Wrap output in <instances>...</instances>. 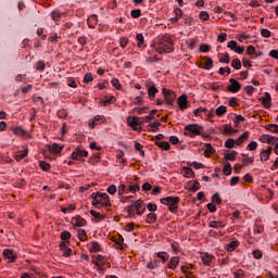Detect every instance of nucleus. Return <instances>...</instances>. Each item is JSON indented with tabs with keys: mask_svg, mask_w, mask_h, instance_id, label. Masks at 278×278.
Masks as SVG:
<instances>
[{
	"mask_svg": "<svg viewBox=\"0 0 278 278\" xmlns=\"http://www.w3.org/2000/svg\"><path fill=\"white\" fill-rule=\"evenodd\" d=\"M155 51L157 53H173L175 51V43L170 36H163L156 41Z\"/></svg>",
	"mask_w": 278,
	"mask_h": 278,
	"instance_id": "f257e3e1",
	"label": "nucleus"
},
{
	"mask_svg": "<svg viewBox=\"0 0 278 278\" xmlns=\"http://www.w3.org/2000/svg\"><path fill=\"white\" fill-rule=\"evenodd\" d=\"M161 203L163 205H166L168 207V211L175 214L177 210L179 208V203L181 202V198L179 197H166L162 198Z\"/></svg>",
	"mask_w": 278,
	"mask_h": 278,
	"instance_id": "f03ea898",
	"label": "nucleus"
},
{
	"mask_svg": "<svg viewBox=\"0 0 278 278\" xmlns=\"http://www.w3.org/2000/svg\"><path fill=\"white\" fill-rule=\"evenodd\" d=\"M92 205H94V207H112V202H110V195H108V193H100L98 195V201L92 202Z\"/></svg>",
	"mask_w": 278,
	"mask_h": 278,
	"instance_id": "7ed1b4c3",
	"label": "nucleus"
},
{
	"mask_svg": "<svg viewBox=\"0 0 278 278\" xmlns=\"http://www.w3.org/2000/svg\"><path fill=\"white\" fill-rule=\"evenodd\" d=\"M188 131L186 136H190V138H194V136H201V131H203V127L198 124H189L185 127Z\"/></svg>",
	"mask_w": 278,
	"mask_h": 278,
	"instance_id": "20e7f679",
	"label": "nucleus"
},
{
	"mask_svg": "<svg viewBox=\"0 0 278 278\" xmlns=\"http://www.w3.org/2000/svg\"><path fill=\"white\" fill-rule=\"evenodd\" d=\"M162 94L167 103V105H173V103H175V99H177V94L175 93V91L169 90V89H162Z\"/></svg>",
	"mask_w": 278,
	"mask_h": 278,
	"instance_id": "39448f33",
	"label": "nucleus"
},
{
	"mask_svg": "<svg viewBox=\"0 0 278 278\" xmlns=\"http://www.w3.org/2000/svg\"><path fill=\"white\" fill-rule=\"evenodd\" d=\"M229 81L230 85L227 87L228 92H232L236 94L237 92H240V90H242V85H240V83L236 80V78H230Z\"/></svg>",
	"mask_w": 278,
	"mask_h": 278,
	"instance_id": "423d86ee",
	"label": "nucleus"
},
{
	"mask_svg": "<svg viewBox=\"0 0 278 278\" xmlns=\"http://www.w3.org/2000/svg\"><path fill=\"white\" fill-rule=\"evenodd\" d=\"M177 104L179 105V110L184 112L188 110L190 105L188 104V94L184 93L177 99Z\"/></svg>",
	"mask_w": 278,
	"mask_h": 278,
	"instance_id": "0eeeda50",
	"label": "nucleus"
},
{
	"mask_svg": "<svg viewBox=\"0 0 278 278\" xmlns=\"http://www.w3.org/2000/svg\"><path fill=\"white\" fill-rule=\"evenodd\" d=\"M127 123L135 131H142V128H137L140 125V118L136 116H128Z\"/></svg>",
	"mask_w": 278,
	"mask_h": 278,
	"instance_id": "6e6552de",
	"label": "nucleus"
},
{
	"mask_svg": "<svg viewBox=\"0 0 278 278\" xmlns=\"http://www.w3.org/2000/svg\"><path fill=\"white\" fill-rule=\"evenodd\" d=\"M72 160L79 161L81 157H88V151L81 150L79 147L76 148L74 152H72Z\"/></svg>",
	"mask_w": 278,
	"mask_h": 278,
	"instance_id": "1a4fd4ad",
	"label": "nucleus"
},
{
	"mask_svg": "<svg viewBox=\"0 0 278 278\" xmlns=\"http://www.w3.org/2000/svg\"><path fill=\"white\" fill-rule=\"evenodd\" d=\"M202 60H205L204 64H200V68H203L204 71H212L214 68V60L212 58L204 56Z\"/></svg>",
	"mask_w": 278,
	"mask_h": 278,
	"instance_id": "9d476101",
	"label": "nucleus"
},
{
	"mask_svg": "<svg viewBox=\"0 0 278 278\" xmlns=\"http://www.w3.org/2000/svg\"><path fill=\"white\" fill-rule=\"evenodd\" d=\"M131 207H135L137 216H142L140 210L144 207V202H142V200L131 201Z\"/></svg>",
	"mask_w": 278,
	"mask_h": 278,
	"instance_id": "9b49d317",
	"label": "nucleus"
},
{
	"mask_svg": "<svg viewBox=\"0 0 278 278\" xmlns=\"http://www.w3.org/2000/svg\"><path fill=\"white\" fill-rule=\"evenodd\" d=\"M3 256L9 261L10 264L16 260V254H14V251L10 249L3 250Z\"/></svg>",
	"mask_w": 278,
	"mask_h": 278,
	"instance_id": "f8f14e48",
	"label": "nucleus"
},
{
	"mask_svg": "<svg viewBox=\"0 0 278 278\" xmlns=\"http://www.w3.org/2000/svg\"><path fill=\"white\" fill-rule=\"evenodd\" d=\"M201 260H202L204 266H210L212 264V260H214V255H212L207 252H203L201 254Z\"/></svg>",
	"mask_w": 278,
	"mask_h": 278,
	"instance_id": "ddd939ff",
	"label": "nucleus"
},
{
	"mask_svg": "<svg viewBox=\"0 0 278 278\" xmlns=\"http://www.w3.org/2000/svg\"><path fill=\"white\" fill-rule=\"evenodd\" d=\"M12 131L15 136H20V138H27L29 136V132L22 127H14L12 128Z\"/></svg>",
	"mask_w": 278,
	"mask_h": 278,
	"instance_id": "4468645a",
	"label": "nucleus"
},
{
	"mask_svg": "<svg viewBox=\"0 0 278 278\" xmlns=\"http://www.w3.org/2000/svg\"><path fill=\"white\" fill-rule=\"evenodd\" d=\"M99 123H105V116H103V115H96L93 117V122H91L89 124V127H91V129H94V127H97V125H99Z\"/></svg>",
	"mask_w": 278,
	"mask_h": 278,
	"instance_id": "2eb2a0df",
	"label": "nucleus"
},
{
	"mask_svg": "<svg viewBox=\"0 0 278 278\" xmlns=\"http://www.w3.org/2000/svg\"><path fill=\"white\" fill-rule=\"evenodd\" d=\"M136 40H137V47L138 49H144L147 47V43L144 42V36L142 34H137L136 35Z\"/></svg>",
	"mask_w": 278,
	"mask_h": 278,
	"instance_id": "dca6fc26",
	"label": "nucleus"
},
{
	"mask_svg": "<svg viewBox=\"0 0 278 278\" xmlns=\"http://www.w3.org/2000/svg\"><path fill=\"white\" fill-rule=\"evenodd\" d=\"M157 92H160V90H157V87H155V85H151L148 87V97L150 101H153V99H155V94Z\"/></svg>",
	"mask_w": 278,
	"mask_h": 278,
	"instance_id": "f3484780",
	"label": "nucleus"
},
{
	"mask_svg": "<svg viewBox=\"0 0 278 278\" xmlns=\"http://www.w3.org/2000/svg\"><path fill=\"white\" fill-rule=\"evenodd\" d=\"M177 266H179V256H174L169 260L167 268H169L170 270H175Z\"/></svg>",
	"mask_w": 278,
	"mask_h": 278,
	"instance_id": "a211bd4d",
	"label": "nucleus"
},
{
	"mask_svg": "<svg viewBox=\"0 0 278 278\" xmlns=\"http://www.w3.org/2000/svg\"><path fill=\"white\" fill-rule=\"evenodd\" d=\"M28 153H29V150L24 149L22 151H17L14 157L16 162H21V160H24V157H27Z\"/></svg>",
	"mask_w": 278,
	"mask_h": 278,
	"instance_id": "6ab92c4d",
	"label": "nucleus"
},
{
	"mask_svg": "<svg viewBox=\"0 0 278 278\" xmlns=\"http://www.w3.org/2000/svg\"><path fill=\"white\" fill-rule=\"evenodd\" d=\"M239 245H240V242L231 241L226 244L225 249H226V251H228V253H231V252L236 251V249H238Z\"/></svg>",
	"mask_w": 278,
	"mask_h": 278,
	"instance_id": "aec40b11",
	"label": "nucleus"
},
{
	"mask_svg": "<svg viewBox=\"0 0 278 278\" xmlns=\"http://www.w3.org/2000/svg\"><path fill=\"white\" fill-rule=\"evenodd\" d=\"M261 101L264 108H270V101H273V98L269 92H265V97L261 98Z\"/></svg>",
	"mask_w": 278,
	"mask_h": 278,
	"instance_id": "412c9836",
	"label": "nucleus"
},
{
	"mask_svg": "<svg viewBox=\"0 0 278 278\" xmlns=\"http://www.w3.org/2000/svg\"><path fill=\"white\" fill-rule=\"evenodd\" d=\"M181 174L188 179H192V177H194V172L190 167H182Z\"/></svg>",
	"mask_w": 278,
	"mask_h": 278,
	"instance_id": "4be33fe9",
	"label": "nucleus"
},
{
	"mask_svg": "<svg viewBox=\"0 0 278 278\" xmlns=\"http://www.w3.org/2000/svg\"><path fill=\"white\" fill-rule=\"evenodd\" d=\"M155 146L159 147V149H162L163 151L170 150V143L168 141H155Z\"/></svg>",
	"mask_w": 278,
	"mask_h": 278,
	"instance_id": "5701e85b",
	"label": "nucleus"
},
{
	"mask_svg": "<svg viewBox=\"0 0 278 278\" xmlns=\"http://www.w3.org/2000/svg\"><path fill=\"white\" fill-rule=\"evenodd\" d=\"M73 223L76 227H84L86 225V219L77 215L76 217L73 218Z\"/></svg>",
	"mask_w": 278,
	"mask_h": 278,
	"instance_id": "b1692460",
	"label": "nucleus"
},
{
	"mask_svg": "<svg viewBox=\"0 0 278 278\" xmlns=\"http://www.w3.org/2000/svg\"><path fill=\"white\" fill-rule=\"evenodd\" d=\"M208 227H212L213 229H223L225 228V224L220 220H213L208 224Z\"/></svg>",
	"mask_w": 278,
	"mask_h": 278,
	"instance_id": "393cba45",
	"label": "nucleus"
},
{
	"mask_svg": "<svg viewBox=\"0 0 278 278\" xmlns=\"http://www.w3.org/2000/svg\"><path fill=\"white\" fill-rule=\"evenodd\" d=\"M159 266L160 260H154L147 263V268H149V270H155V268H157Z\"/></svg>",
	"mask_w": 278,
	"mask_h": 278,
	"instance_id": "a878e982",
	"label": "nucleus"
},
{
	"mask_svg": "<svg viewBox=\"0 0 278 278\" xmlns=\"http://www.w3.org/2000/svg\"><path fill=\"white\" fill-rule=\"evenodd\" d=\"M77 233L80 242H86L88 240V236L85 229H78Z\"/></svg>",
	"mask_w": 278,
	"mask_h": 278,
	"instance_id": "bb28decb",
	"label": "nucleus"
},
{
	"mask_svg": "<svg viewBox=\"0 0 278 278\" xmlns=\"http://www.w3.org/2000/svg\"><path fill=\"white\" fill-rule=\"evenodd\" d=\"M155 220H157V215L155 213H149L146 223H148V225H153Z\"/></svg>",
	"mask_w": 278,
	"mask_h": 278,
	"instance_id": "cd10ccee",
	"label": "nucleus"
},
{
	"mask_svg": "<svg viewBox=\"0 0 278 278\" xmlns=\"http://www.w3.org/2000/svg\"><path fill=\"white\" fill-rule=\"evenodd\" d=\"M91 247L89 248V251L91 253H99V251H101V245H99V242L92 241Z\"/></svg>",
	"mask_w": 278,
	"mask_h": 278,
	"instance_id": "c85d7f7f",
	"label": "nucleus"
},
{
	"mask_svg": "<svg viewBox=\"0 0 278 278\" xmlns=\"http://www.w3.org/2000/svg\"><path fill=\"white\" fill-rule=\"evenodd\" d=\"M231 66L232 68H235L236 71H240V68H242V62L240 61V59H233L231 61Z\"/></svg>",
	"mask_w": 278,
	"mask_h": 278,
	"instance_id": "c756f323",
	"label": "nucleus"
},
{
	"mask_svg": "<svg viewBox=\"0 0 278 278\" xmlns=\"http://www.w3.org/2000/svg\"><path fill=\"white\" fill-rule=\"evenodd\" d=\"M247 138H249V132L245 131L237 140H235V144H242Z\"/></svg>",
	"mask_w": 278,
	"mask_h": 278,
	"instance_id": "7c9ffc66",
	"label": "nucleus"
},
{
	"mask_svg": "<svg viewBox=\"0 0 278 278\" xmlns=\"http://www.w3.org/2000/svg\"><path fill=\"white\" fill-rule=\"evenodd\" d=\"M215 114L217 116H223L224 114H227V106L220 105L215 110Z\"/></svg>",
	"mask_w": 278,
	"mask_h": 278,
	"instance_id": "2f4dec72",
	"label": "nucleus"
},
{
	"mask_svg": "<svg viewBox=\"0 0 278 278\" xmlns=\"http://www.w3.org/2000/svg\"><path fill=\"white\" fill-rule=\"evenodd\" d=\"M126 192H131L132 194H136L137 192H140V186L138 185H129Z\"/></svg>",
	"mask_w": 278,
	"mask_h": 278,
	"instance_id": "473e14b6",
	"label": "nucleus"
},
{
	"mask_svg": "<svg viewBox=\"0 0 278 278\" xmlns=\"http://www.w3.org/2000/svg\"><path fill=\"white\" fill-rule=\"evenodd\" d=\"M265 129H267V131H271V134H278V125L277 124H269V125L265 126Z\"/></svg>",
	"mask_w": 278,
	"mask_h": 278,
	"instance_id": "72a5a7b5",
	"label": "nucleus"
},
{
	"mask_svg": "<svg viewBox=\"0 0 278 278\" xmlns=\"http://www.w3.org/2000/svg\"><path fill=\"white\" fill-rule=\"evenodd\" d=\"M260 157L262 162H266L270 157V152H267L266 150H262Z\"/></svg>",
	"mask_w": 278,
	"mask_h": 278,
	"instance_id": "f704fd0d",
	"label": "nucleus"
},
{
	"mask_svg": "<svg viewBox=\"0 0 278 278\" xmlns=\"http://www.w3.org/2000/svg\"><path fill=\"white\" fill-rule=\"evenodd\" d=\"M103 260H104L103 255L98 254V255L96 256V260L93 261V264H94L96 266H98V268H101V266H103V264H101V262H103Z\"/></svg>",
	"mask_w": 278,
	"mask_h": 278,
	"instance_id": "c9c22d12",
	"label": "nucleus"
},
{
	"mask_svg": "<svg viewBox=\"0 0 278 278\" xmlns=\"http://www.w3.org/2000/svg\"><path fill=\"white\" fill-rule=\"evenodd\" d=\"M236 155H238V152L236 150L232 151V153H226L225 160H229L230 162H235Z\"/></svg>",
	"mask_w": 278,
	"mask_h": 278,
	"instance_id": "e433bc0d",
	"label": "nucleus"
},
{
	"mask_svg": "<svg viewBox=\"0 0 278 278\" xmlns=\"http://www.w3.org/2000/svg\"><path fill=\"white\" fill-rule=\"evenodd\" d=\"M156 256L162 260V262H167L168 257H170V255L167 252H159L156 254Z\"/></svg>",
	"mask_w": 278,
	"mask_h": 278,
	"instance_id": "4c0bfd02",
	"label": "nucleus"
},
{
	"mask_svg": "<svg viewBox=\"0 0 278 278\" xmlns=\"http://www.w3.org/2000/svg\"><path fill=\"white\" fill-rule=\"evenodd\" d=\"M116 101V97L111 96V97H105V99L102 101V105L105 106L109 103H114Z\"/></svg>",
	"mask_w": 278,
	"mask_h": 278,
	"instance_id": "58836bf2",
	"label": "nucleus"
},
{
	"mask_svg": "<svg viewBox=\"0 0 278 278\" xmlns=\"http://www.w3.org/2000/svg\"><path fill=\"white\" fill-rule=\"evenodd\" d=\"M62 149H64V144L52 143L53 153H62Z\"/></svg>",
	"mask_w": 278,
	"mask_h": 278,
	"instance_id": "ea45409f",
	"label": "nucleus"
},
{
	"mask_svg": "<svg viewBox=\"0 0 278 278\" xmlns=\"http://www.w3.org/2000/svg\"><path fill=\"white\" fill-rule=\"evenodd\" d=\"M205 153L206 155H213V153H216V150H214L212 144L205 143Z\"/></svg>",
	"mask_w": 278,
	"mask_h": 278,
	"instance_id": "a19ab883",
	"label": "nucleus"
},
{
	"mask_svg": "<svg viewBox=\"0 0 278 278\" xmlns=\"http://www.w3.org/2000/svg\"><path fill=\"white\" fill-rule=\"evenodd\" d=\"M39 166L41 170H50L51 169V164L45 162V161H39Z\"/></svg>",
	"mask_w": 278,
	"mask_h": 278,
	"instance_id": "79ce46f5",
	"label": "nucleus"
},
{
	"mask_svg": "<svg viewBox=\"0 0 278 278\" xmlns=\"http://www.w3.org/2000/svg\"><path fill=\"white\" fill-rule=\"evenodd\" d=\"M46 63L45 61H39L36 64V71H39L40 73L45 72Z\"/></svg>",
	"mask_w": 278,
	"mask_h": 278,
	"instance_id": "37998d69",
	"label": "nucleus"
},
{
	"mask_svg": "<svg viewBox=\"0 0 278 278\" xmlns=\"http://www.w3.org/2000/svg\"><path fill=\"white\" fill-rule=\"evenodd\" d=\"M226 149H233L236 147V140L235 139H227L225 142Z\"/></svg>",
	"mask_w": 278,
	"mask_h": 278,
	"instance_id": "c03bdc74",
	"label": "nucleus"
},
{
	"mask_svg": "<svg viewBox=\"0 0 278 278\" xmlns=\"http://www.w3.org/2000/svg\"><path fill=\"white\" fill-rule=\"evenodd\" d=\"M201 21H210V13L207 11H201L199 14Z\"/></svg>",
	"mask_w": 278,
	"mask_h": 278,
	"instance_id": "a18cd8bd",
	"label": "nucleus"
},
{
	"mask_svg": "<svg viewBox=\"0 0 278 278\" xmlns=\"http://www.w3.org/2000/svg\"><path fill=\"white\" fill-rule=\"evenodd\" d=\"M141 14H142V11L140 9H136L130 12V16L132 18H140Z\"/></svg>",
	"mask_w": 278,
	"mask_h": 278,
	"instance_id": "49530a36",
	"label": "nucleus"
},
{
	"mask_svg": "<svg viewBox=\"0 0 278 278\" xmlns=\"http://www.w3.org/2000/svg\"><path fill=\"white\" fill-rule=\"evenodd\" d=\"M90 214L91 216H93V218H97L98 220H103V218H105V215H100V213L94 210H91Z\"/></svg>",
	"mask_w": 278,
	"mask_h": 278,
	"instance_id": "de8ad7c7",
	"label": "nucleus"
},
{
	"mask_svg": "<svg viewBox=\"0 0 278 278\" xmlns=\"http://www.w3.org/2000/svg\"><path fill=\"white\" fill-rule=\"evenodd\" d=\"M66 84L67 86H70V88H77V80H75L74 78H67Z\"/></svg>",
	"mask_w": 278,
	"mask_h": 278,
	"instance_id": "09e8293b",
	"label": "nucleus"
},
{
	"mask_svg": "<svg viewBox=\"0 0 278 278\" xmlns=\"http://www.w3.org/2000/svg\"><path fill=\"white\" fill-rule=\"evenodd\" d=\"M233 123H235V127H238V126L240 125V123H244V116H242V115H237V116L235 117Z\"/></svg>",
	"mask_w": 278,
	"mask_h": 278,
	"instance_id": "8fccbe9b",
	"label": "nucleus"
},
{
	"mask_svg": "<svg viewBox=\"0 0 278 278\" xmlns=\"http://www.w3.org/2000/svg\"><path fill=\"white\" fill-rule=\"evenodd\" d=\"M212 201H213V203H216L217 205H220V203H223V199H220V195H218V193L213 194Z\"/></svg>",
	"mask_w": 278,
	"mask_h": 278,
	"instance_id": "3c124183",
	"label": "nucleus"
},
{
	"mask_svg": "<svg viewBox=\"0 0 278 278\" xmlns=\"http://www.w3.org/2000/svg\"><path fill=\"white\" fill-rule=\"evenodd\" d=\"M224 175L226 176H229L231 175V163H227L225 166H224Z\"/></svg>",
	"mask_w": 278,
	"mask_h": 278,
	"instance_id": "603ef678",
	"label": "nucleus"
},
{
	"mask_svg": "<svg viewBox=\"0 0 278 278\" xmlns=\"http://www.w3.org/2000/svg\"><path fill=\"white\" fill-rule=\"evenodd\" d=\"M160 125H162L160 122L150 123L151 130L160 131Z\"/></svg>",
	"mask_w": 278,
	"mask_h": 278,
	"instance_id": "864d4df0",
	"label": "nucleus"
},
{
	"mask_svg": "<svg viewBox=\"0 0 278 278\" xmlns=\"http://www.w3.org/2000/svg\"><path fill=\"white\" fill-rule=\"evenodd\" d=\"M260 140L261 142H267V144H270V140H273V138H270V135H262Z\"/></svg>",
	"mask_w": 278,
	"mask_h": 278,
	"instance_id": "5fc2aeb1",
	"label": "nucleus"
},
{
	"mask_svg": "<svg viewBox=\"0 0 278 278\" xmlns=\"http://www.w3.org/2000/svg\"><path fill=\"white\" fill-rule=\"evenodd\" d=\"M128 42H129V39L127 37H122L119 39V47H122V49H125V47H127Z\"/></svg>",
	"mask_w": 278,
	"mask_h": 278,
	"instance_id": "6e6d98bb",
	"label": "nucleus"
},
{
	"mask_svg": "<svg viewBox=\"0 0 278 278\" xmlns=\"http://www.w3.org/2000/svg\"><path fill=\"white\" fill-rule=\"evenodd\" d=\"M236 129H233L231 126L229 125H225L224 126V134L229 135V134H235Z\"/></svg>",
	"mask_w": 278,
	"mask_h": 278,
	"instance_id": "4d7b16f0",
	"label": "nucleus"
},
{
	"mask_svg": "<svg viewBox=\"0 0 278 278\" xmlns=\"http://www.w3.org/2000/svg\"><path fill=\"white\" fill-rule=\"evenodd\" d=\"M111 84L114 88H116V90H121V81L117 78H113Z\"/></svg>",
	"mask_w": 278,
	"mask_h": 278,
	"instance_id": "13d9d810",
	"label": "nucleus"
},
{
	"mask_svg": "<svg viewBox=\"0 0 278 278\" xmlns=\"http://www.w3.org/2000/svg\"><path fill=\"white\" fill-rule=\"evenodd\" d=\"M219 62L222 63V64H229V62H230V59H229V53H225L224 54V58H220L219 59Z\"/></svg>",
	"mask_w": 278,
	"mask_h": 278,
	"instance_id": "bf43d9fd",
	"label": "nucleus"
},
{
	"mask_svg": "<svg viewBox=\"0 0 278 278\" xmlns=\"http://www.w3.org/2000/svg\"><path fill=\"white\" fill-rule=\"evenodd\" d=\"M117 190L118 189L116 188L115 185H111L108 187L106 192H109V194H114L115 192H117Z\"/></svg>",
	"mask_w": 278,
	"mask_h": 278,
	"instance_id": "052dcab7",
	"label": "nucleus"
},
{
	"mask_svg": "<svg viewBox=\"0 0 278 278\" xmlns=\"http://www.w3.org/2000/svg\"><path fill=\"white\" fill-rule=\"evenodd\" d=\"M61 16L62 15L58 11H52L51 13L52 21H60Z\"/></svg>",
	"mask_w": 278,
	"mask_h": 278,
	"instance_id": "680f3d73",
	"label": "nucleus"
},
{
	"mask_svg": "<svg viewBox=\"0 0 278 278\" xmlns=\"http://www.w3.org/2000/svg\"><path fill=\"white\" fill-rule=\"evenodd\" d=\"M201 189V184L198 182V180H194L192 187H191V192H197V190Z\"/></svg>",
	"mask_w": 278,
	"mask_h": 278,
	"instance_id": "e2e57ef3",
	"label": "nucleus"
},
{
	"mask_svg": "<svg viewBox=\"0 0 278 278\" xmlns=\"http://www.w3.org/2000/svg\"><path fill=\"white\" fill-rule=\"evenodd\" d=\"M126 212H128V216H135L136 215V211H134V206L129 205L125 207Z\"/></svg>",
	"mask_w": 278,
	"mask_h": 278,
	"instance_id": "0e129e2a",
	"label": "nucleus"
},
{
	"mask_svg": "<svg viewBox=\"0 0 278 278\" xmlns=\"http://www.w3.org/2000/svg\"><path fill=\"white\" fill-rule=\"evenodd\" d=\"M147 210H149V212H157V204L149 203Z\"/></svg>",
	"mask_w": 278,
	"mask_h": 278,
	"instance_id": "69168bd1",
	"label": "nucleus"
},
{
	"mask_svg": "<svg viewBox=\"0 0 278 278\" xmlns=\"http://www.w3.org/2000/svg\"><path fill=\"white\" fill-rule=\"evenodd\" d=\"M61 240H71V233L66 230L61 232Z\"/></svg>",
	"mask_w": 278,
	"mask_h": 278,
	"instance_id": "338daca9",
	"label": "nucleus"
},
{
	"mask_svg": "<svg viewBox=\"0 0 278 278\" xmlns=\"http://www.w3.org/2000/svg\"><path fill=\"white\" fill-rule=\"evenodd\" d=\"M186 45H188L189 49H194V47L197 45V40L189 39V40L186 41Z\"/></svg>",
	"mask_w": 278,
	"mask_h": 278,
	"instance_id": "774afa93",
	"label": "nucleus"
}]
</instances>
